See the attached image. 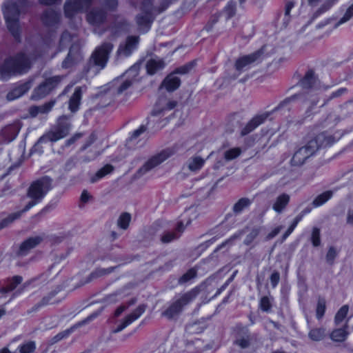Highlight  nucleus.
Wrapping results in <instances>:
<instances>
[{"instance_id": "obj_33", "label": "nucleus", "mask_w": 353, "mask_h": 353, "mask_svg": "<svg viewBox=\"0 0 353 353\" xmlns=\"http://www.w3.org/2000/svg\"><path fill=\"white\" fill-rule=\"evenodd\" d=\"M115 268L116 267H111L109 268H97L89 275L86 279V282H90L92 279L110 274L115 270Z\"/></svg>"}, {"instance_id": "obj_17", "label": "nucleus", "mask_w": 353, "mask_h": 353, "mask_svg": "<svg viewBox=\"0 0 353 353\" xmlns=\"http://www.w3.org/2000/svg\"><path fill=\"white\" fill-rule=\"evenodd\" d=\"M87 21L92 26H99L106 19V12L102 9L94 8L86 16Z\"/></svg>"}, {"instance_id": "obj_3", "label": "nucleus", "mask_w": 353, "mask_h": 353, "mask_svg": "<svg viewBox=\"0 0 353 353\" xmlns=\"http://www.w3.org/2000/svg\"><path fill=\"white\" fill-rule=\"evenodd\" d=\"M27 6V0H17V2L8 1L5 4L3 13L7 27L9 32L17 41H20L21 32L19 16Z\"/></svg>"}, {"instance_id": "obj_10", "label": "nucleus", "mask_w": 353, "mask_h": 353, "mask_svg": "<svg viewBox=\"0 0 353 353\" xmlns=\"http://www.w3.org/2000/svg\"><path fill=\"white\" fill-rule=\"evenodd\" d=\"M172 154V152L169 150H162L161 152L152 156L150 158L144 165L139 168L137 172V174L142 175L150 171V170L154 168L165 160H166L169 157H170Z\"/></svg>"}, {"instance_id": "obj_2", "label": "nucleus", "mask_w": 353, "mask_h": 353, "mask_svg": "<svg viewBox=\"0 0 353 353\" xmlns=\"http://www.w3.org/2000/svg\"><path fill=\"white\" fill-rule=\"evenodd\" d=\"M331 143V137H327L325 133L310 137L307 139L305 144L294 154L291 160L292 165L295 166L303 165L319 148L329 145Z\"/></svg>"}, {"instance_id": "obj_58", "label": "nucleus", "mask_w": 353, "mask_h": 353, "mask_svg": "<svg viewBox=\"0 0 353 353\" xmlns=\"http://www.w3.org/2000/svg\"><path fill=\"white\" fill-rule=\"evenodd\" d=\"M225 11L228 12L229 17H232L235 12V3L230 1L225 7Z\"/></svg>"}, {"instance_id": "obj_1", "label": "nucleus", "mask_w": 353, "mask_h": 353, "mask_svg": "<svg viewBox=\"0 0 353 353\" xmlns=\"http://www.w3.org/2000/svg\"><path fill=\"white\" fill-rule=\"evenodd\" d=\"M37 59L34 54L19 52L10 56L0 63V77L6 79L12 76L27 72L32 67V62Z\"/></svg>"}, {"instance_id": "obj_50", "label": "nucleus", "mask_w": 353, "mask_h": 353, "mask_svg": "<svg viewBox=\"0 0 353 353\" xmlns=\"http://www.w3.org/2000/svg\"><path fill=\"white\" fill-rule=\"evenodd\" d=\"M56 101L55 100H50V101L46 103L45 104L38 106L39 108V112L42 114H46L48 113L52 108L54 106Z\"/></svg>"}, {"instance_id": "obj_35", "label": "nucleus", "mask_w": 353, "mask_h": 353, "mask_svg": "<svg viewBox=\"0 0 353 353\" xmlns=\"http://www.w3.org/2000/svg\"><path fill=\"white\" fill-rule=\"evenodd\" d=\"M325 335V330L323 327L313 328L308 333L309 338L314 341L323 340Z\"/></svg>"}, {"instance_id": "obj_51", "label": "nucleus", "mask_w": 353, "mask_h": 353, "mask_svg": "<svg viewBox=\"0 0 353 353\" xmlns=\"http://www.w3.org/2000/svg\"><path fill=\"white\" fill-rule=\"evenodd\" d=\"M35 350V344L33 341H30L24 345H23L19 352L20 353H31L33 352Z\"/></svg>"}, {"instance_id": "obj_55", "label": "nucleus", "mask_w": 353, "mask_h": 353, "mask_svg": "<svg viewBox=\"0 0 353 353\" xmlns=\"http://www.w3.org/2000/svg\"><path fill=\"white\" fill-rule=\"evenodd\" d=\"M132 81H130V80H125L117 88V94H121L125 90H126L128 88H129L132 85Z\"/></svg>"}, {"instance_id": "obj_49", "label": "nucleus", "mask_w": 353, "mask_h": 353, "mask_svg": "<svg viewBox=\"0 0 353 353\" xmlns=\"http://www.w3.org/2000/svg\"><path fill=\"white\" fill-rule=\"evenodd\" d=\"M325 311V301L323 299H320L318 301L316 307V317L320 319L324 315Z\"/></svg>"}, {"instance_id": "obj_19", "label": "nucleus", "mask_w": 353, "mask_h": 353, "mask_svg": "<svg viewBox=\"0 0 353 353\" xmlns=\"http://www.w3.org/2000/svg\"><path fill=\"white\" fill-rule=\"evenodd\" d=\"M261 54V52L257 51L252 54L240 57L236 61L235 66H236V70L241 71V70L245 69L247 67H248L252 63L256 61L259 59Z\"/></svg>"}, {"instance_id": "obj_20", "label": "nucleus", "mask_w": 353, "mask_h": 353, "mask_svg": "<svg viewBox=\"0 0 353 353\" xmlns=\"http://www.w3.org/2000/svg\"><path fill=\"white\" fill-rule=\"evenodd\" d=\"M269 114L268 113L262 114L260 115H257L252 119L247 125L242 129L241 135L244 136L252 131H253L256 128H257L259 125L263 123L268 117Z\"/></svg>"}, {"instance_id": "obj_31", "label": "nucleus", "mask_w": 353, "mask_h": 353, "mask_svg": "<svg viewBox=\"0 0 353 353\" xmlns=\"http://www.w3.org/2000/svg\"><path fill=\"white\" fill-rule=\"evenodd\" d=\"M81 98V89L80 87L75 89L74 92L72 95L69 101V108L72 112H76L80 103Z\"/></svg>"}, {"instance_id": "obj_21", "label": "nucleus", "mask_w": 353, "mask_h": 353, "mask_svg": "<svg viewBox=\"0 0 353 353\" xmlns=\"http://www.w3.org/2000/svg\"><path fill=\"white\" fill-rule=\"evenodd\" d=\"M290 201V196L287 193H282L277 196L273 203L272 209L278 214L282 213L287 208Z\"/></svg>"}, {"instance_id": "obj_8", "label": "nucleus", "mask_w": 353, "mask_h": 353, "mask_svg": "<svg viewBox=\"0 0 353 353\" xmlns=\"http://www.w3.org/2000/svg\"><path fill=\"white\" fill-rule=\"evenodd\" d=\"M197 290L193 289L191 291L184 294L179 299L173 303L165 311L163 312V315L168 319H172L178 315L184 305L189 303L192 299L197 296Z\"/></svg>"}, {"instance_id": "obj_6", "label": "nucleus", "mask_w": 353, "mask_h": 353, "mask_svg": "<svg viewBox=\"0 0 353 353\" xmlns=\"http://www.w3.org/2000/svg\"><path fill=\"white\" fill-rule=\"evenodd\" d=\"M52 179L48 176L41 177L30 184L27 196L41 201L52 188Z\"/></svg>"}, {"instance_id": "obj_26", "label": "nucleus", "mask_w": 353, "mask_h": 353, "mask_svg": "<svg viewBox=\"0 0 353 353\" xmlns=\"http://www.w3.org/2000/svg\"><path fill=\"white\" fill-rule=\"evenodd\" d=\"M42 21L47 26H52L59 21V14L55 10L47 9L41 17Z\"/></svg>"}, {"instance_id": "obj_38", "label": "nucleus", "mask_w": 353, "mask_h": 353, "mask_svg": "<svg viewBox=\"0 0 353 353\" xmlns=\"http://www.w3.org/2000/svg\"><path fill=\"white\" fill-rule=\"evenodd\" d=\"M349 307L347 305L342 306L335 315L334 322L336 325L343 323L347 315Z\"/></svg>"}, {"instance_id": "obj_39", "label": "nucleus", "mask_w": 353, "mask_h": 353, "mask_svg": "<svg viewBox=\"0 0 353 353\" xmlns=\"http://www.w3.org/2000/svg\"><path fill=\"white\" fill-rule=\"evenodd\" d=\"M130 220H131L130 214L128 212H123L119 216L118 221H117V225L121 229L126 230L129 226Z\"/></svg>"}, {"instance_id": "obj_24", "label": "nucleus", "mask_w": 353, "mask_h": 353, "mask_svg": "<svg viewBox=\"0 0 353 353\" xmlns=\"http://www.w3.org/2000/svg\"><path fill=\"white\" fill-rule=\"evenodd\" d=\"M347 322L343 326V327H339L334 330L330 335V339L334 342H343L345 341L348 335L349 332H347Z\"/></svg>"}, {"instance_id": "obj_60", "label": "nucleus", "mask_w": 353, "mask_h": 353, "mask_svg": "<svg viewBox=\"0 0 353 353\" xmlns=\"http://www.w3.org/2000/svg\"><path fill=\"white\" fill-rule=\"evenodd\" d=\"M282 226H278L273 229L267 236V239H271L275 237L282 230Z\"/></svg>"}, {"instance_id": "obj_56", "label": "nucleus", "mask_w": 353, "mask_h": 353, "mask_svg": "<svg viewBox=\"0 0 353 353\" xmlns=\"http://www.w3.org/2000/svg\"><path fill=\"white\" fill-rule=\"evenodd\" d=\"M170 0H163L160 6L157 8H154L153 12L155 13H161L163 11H164L170 5Z\"/></svg>"}, {"instance_id": "obj_30", "label": "nucleus", "mask_w": 353, "mask_h": 353, "mask_svg": "<svg viewBox=\"0 0 353 353\" xmlns=\"http://www.w3.org/2000/svg\"><path fill=\"white\" fill-rule=\"evenodd\" d=\"M165 65L164 61L161 59H151L146 63L147 72L149 74H154Z\"/></svg>"}, {"instance_id": "obj_28", "label": "nucleus", "mask_w": 353, "mask_h": 353, "mask_svg": "<svg viewBox=\"0 0 353 353\" xmlns=\"http://www.w3.org/2000/svg\"><path fill=\"white\" fill-rule=\"evenodd\" d=\"M319 81L312 71H308L301 81V85L304 88H312L319 87Z\"/></svg>"}, {"instance_id": "obj_53", "label": "nucleus", "mask_w": 353, "mask_h": 353, "mask_svg": "<svg viewBox=\"0 0 353 353\" xmlns=\"http://www.w3.org/2000/svg\"><path fill=\"white\" fill-rule=\"evenodd\" d=\"M54 295H55V292H51L48 296L43 297L42 299V300L41 301L39 305H47L49 303H56L59 302V300L51 301V299H52V297Z\"/></svg>"}, {"instance_id": "obj_22", "label": "nucleus", "mask_w": 353, "mask_h": 353, "mask_svg": "<svg viewBox=\"0 0 353 353\" xmlns=\"http://www.w3.org/2000/svg\"><path fill=\"white\" fill-rule=\"evenodd\" d=\"M42 241L43 238L39 236L28 239L21 244L18 251V254L24 255L27 254L29 250L35 248L37 245L41 243Z\"/></svg>"}, {"instance_id": "obj_48", "label": "nucleus", "mask_w": 353, "mask_h": 353, "mask_svg": "<svg viewBox=\"0 0 353 353\" xmlns=\"http://www.w3.org/2000/svg\"><path fill=\"white\" fill-rule=\"evenodd\" d=\"M72 37L73 36L68 31L63 32L60 39V45L63 47L69 45L72 40Z\"/></svg>"}, {"instance_id": "obj_12", "label": "nucleus", "mask_w": 353, "mask_h": 353, "mask_svg": "<svg viewBox=\"0 0 353 353\" xmlns=\"http://www.w3.org/2000/svg\"><path fill=\"white\" fill-rule=\"evenodd\" d=\"M338 1L339 0H325L321 3V0H307V3L312 11L313 18H317L330 10Z\"/></svg>"}, {"instance_id": "obj_54", "label": "nucleus", "mask_w": 353, "mask_h": 353, "mask_svg": "<svg viewBox=\"0 0 353 353\" xmlns=\"http://www.w3.org/2000/svg\"><path fill=\"white\" fill-rule=\"evenodd\" d=\"M178 237L179 236L175 232H168L162 236L161 241L163 243H169Z\"/></svg>"}, {"instance_id": "obj_11", "label": "nucleus", "mask_w": 353, "mask_h": 353, "mask_svg": "<svg viewBox=\"0 0 353 353\" xmlns=\"http://www.w3.org/2000/svg\"><path fill=\"white\" fill-rule=\"evenodd\" d=\"M92 0H66L64 4L65 16L73 17L79 12L87 9L92 4Z\"/></svg>"}, {"instance_id": "obj_18", "label": "nucleus", "mask_w": 353, "mask_h": 353, "mask_svg": "<svg viewBox=\"0 0 353 353\" xmlns=\"http://www.w3.org/2000/svg\"><path fill=\"white\" fill-rule=\"evenodd\" d=\"M177 103L174 101H170L165 97H162L157 102L154 109L152 112V115L158 116L163 113L166 110L174 108Z\"/></svg>"}, {"instance_id": "obj_46", "label": "nucleus", "mask_w": 353, "mask_h": 353, "mask_svg": "<svg viewBox=\"0 0 353 353\" xmlns=\"http://www.w3.org/2000/svg\"><path fill=\"white\" fill-rule=\"evenodd\" d=\"M311 240L312 245L315 247H317L321 243L320 239V230L317 228H314L312 232Z\"/></svg>"}, {"instance_id": "obj_34", "label": "nucleus", "mask_w": 353, "mask_h": 353, "mask_svg": "<svg viewBox=\"0 0 353 353\" xmlns=\"http://www.w3.org/2000/svg\"><path fill=\"white\" fill-rule=\"evenodd\" d=\"M332 191H325L323 192L314 199L312 202V205L314 208L321 206L332 198Z\"/></svg>"}, {"instance_id": "obj_40", "label": "nucleus", "mask_w": 353, "mask_h": 353, "mask_svg": "<svg viewBox=\"0 0 353 353\" xmlns=\"http://www.w3.org/2000/svg\"><path fill=\"white\" fill-rule=\"evenodd\" d=\"M197 275V270L196 268L190 269L186 273H185L179 279V283H185L195 278Z\"/></svg>"}, {"instance_id": "obj_44", "label": "nucleus", "mask_w": 353, "mask_h": 353, "mask_svg": "<svg viewBox=\"0 0 353 353\" xmlns=\"http://www.w3.org/2000/svg\"><path fill=\"white\" fill-rule=\"evenodd\" d=\"M260 232L259 228H254L246 236L244 240V244L248 245L251 244L254 240L257 237Z\"/></svg>"}, {"instance_id": "obj_27", "label": "nucleus", "mask_w": 353, "mask_h": 353, "mask_svg": "<svg viewBox=\"0 0 353 353\" xmlns=\"http://www.w3.org/2000/svg\"><path fill=\"white\" fill-rule=\"evenodd\" d=\"M20 129L21 125L19 123L10 125L3 129L2 135L7 141L10 142L17 137Z\"/></svg>"}, {"instance_id": "obj_52", "label": "nucleus", "mask_w": 353, "mask_h": 353, "mask_svg": "<svg viewBox=\"0 0 353 353\" xmlns=\"http://www.w3.org/2000/svg\"><path fill=\"white\" fill-rule=\"evenodd\" d=\"M195 64L196 63L194 61L187 65H183L176 69L175 72L179 74H186L195 65Z\"/></svg>"}, {"instance_id": "obj_4", "label": "nucleus", "mask_w": 353, "mask_h": 353, "mask_svg": "<svg viewBox=\"0 0 353 353\" xmlns=\"http://www.w3.org/2000/svg\"><path fill=\"white\" fill-rule=\"evenodd\" d=\"M68 120L69 118L65 115L59 117L57 124L54 125L50 130L40 137L38 143L47 141L54 142L67 137L71 127Z\"/></svg>"}, {"instance_id": "obj_7", "label": "nucleus", "mask_w": 353, "mask_h": 353, "mask_svg": "<svg viewBox=\"0 0 353 353\" xmlns=\"http://www.w3.org/2000/svg\"><path fill=\"white\" fill-rule=\"evenodd\" d=\"M63 76H54L48 78L34 88L31 99L38 100L49 94L62 81Z\"/></svg>"}, {"instance_id": "obj_29", "label": "nucleus", "mask_w": 353, "mask_h": 353, "mask_svg": "<svg viewBox=\"0 0 353 353\" xmlns=\"http://www.w3.org/2000/svg\"><path fill=\"white\" fill-rule=\"evenodd\" d=\"M97 314H98L97 313H94V314H91L90 316H89L88 317H87L83 321L79 322L77 324L74 325L70 330H67L63 332L58 334L57 335L54 336L53 339H52V343H56V342L59 341V340L62 339L63 338L66 336L70 333V330H73L74 328H76V327H78L79 326L84 325L85 323H86L87 322H88L89 321L92 319L93 318L96 317L97 316Z\"/></svg>"}, {"instance_id": "obj_13", "label": "nucleus", "mask_w": 353, "mask_h": 353, "mask_svg": "<svg viewBox=\"0 0 353 353\" xmlns=\"http://www.w3.org/2000/svg\"><path fill=\"white\" fill-rule=\"evenodd\" d=\"M139 41L138 36H128L123 43H121L117 52V55L119 56H129L132 51L137 48Z\"/></svg>"}, {"instance_id": "obj_61", "label": "nucleus", "mask_w": 353, "mask_h": 353, "mask_svg": "<svg viewBox=\"0 0 353 353\" xmlns=\"http://www.w3.org/2000/svg\"><path fill=\"white\" fill-rule=\"evenodd\" d=\"M189 169L191 171H195L199 168V158L194 157L191 163L188 165Z\"/></svg>"}, {"instance_id": "obj_57", "label": "nucleus", "mask_w": 353, "mask_h": 353, "mask_svg": "<svg viewBox=\"0 0 353 353\" xmlns=\"http://www.w3.org/2000/svg\"><path fill=\"white\" fill-rule=\"evenodd\" d=\"M280 280V275L277 272H274L271 274L270 282L273 288H275Z\"/></svg>"}, {"instance_id": "obj_63", "label": "nucleus", "mask_w": 353, "mask_h": 353, "mask_svg": "<svg viewBox=\"0 0 353 353\" xmlns=\"http://www.w3.org/2000/svg\"><path fill=\"white\" fill-rule=\"evenodd\" d=\"M81 133H77L66 141V145H70L81 137Z\"/></svg>"}, {"instance_id": "obj_15", "label": "nucleus", "mask_w": 353, "mask_h": 353, "mask_svg": "<svg viewBox=\"0 0 353 353\" xmlns=\"http://www.w3.org/2000/svg\"><path fill=\"white\" fill-rule=\"evenodd\" d=\"M146 305L144 304L139 305L131 314H128L123 321L119 325L114 332H119L123 330L128 325L132 323L134 321L137 319L145 310Z\"/></svg>"}, {"instance_id": "obj_16", "label": "nucleus", "mask_w": 353, "mask_h": 353, "mask_svg": "<svg viewBox=\"0 0 353 353\" xmlns=\"http://www.w3.org/2000/svg\"><path fill=\"white\" fill-rule=\"evenodd\" d=\"M32 200L29 201L26 205L24 207V208L19 212L12 213L10 214L8 217L3 219L0 222V230L6 227L8 224L11 223L12 221H14L15 219L19 218L22 213L28 211L30 210L32 207L35 205L37 203H38L40 201L37 199H31Z\"/></svg>"}, {"instance_id": "obj_9", "label": "nucleus", "mask_w": 353, "mask_h": 353, "mask_svg": "<svg viewBox=\"0 0 353 353\" xmlns=\"http://www.w3.org/2000/svg\"><path fill=\"white\" fill-rule=\"evenodd\" d=\"M113 48V44L110 42H105L97 48L91 56V61L94 65L103 68L108 61V56Z\"/></svg>"}, {"instance_id": "obj_5", "label": "nucleus", "mask_w": 353, "mask_h": 353, "mask_svg": "<svg viewBox=\"0 0 353 353\" xmlns=\"http://www.w3.org/2000/svg\"><path fill=\"white\" fill-rule=\"evenodd\" d=\"M141 12L136 17V23L138 30L141 32H146L150 28L154 19V8L151 0H144L141 4Z\"/></svg>"}, {"instance_id": "obj_36", "label": "nucleus", "mask_w": 353, "mask_h": 353, "mask_svg": "<svg viewBox=\"0 0 353 353\" xmlns=\"http://www.w3.org/2000/svg\"><path fill=\"white\" fill-rule=\"evenodd\" d=\"M114 170V167L110 164H106L103 168H101L97 172L95 175L91 178L92 183L95 182L97 179H101L105 175L111 173Z\"/></svg>"}, {"instance_id": "obj_23", "label": "nucleus", "mask_w": 353, "mask_h": 353, "mask_svg": "<svg viewBox=\"0 0 353 353\" xmlns=\"http://www.w3.org/2000/svg\"><path fill=\"white\" fill-rule=\"evenodd\" d=\"M32 80L30 79L26 83L19 85L18 87L14 88L12 91L8 93L7 99L9 101L14 100L15 99L19 98L24 93H26L32 86Z\"/></svg>"}, {"instance_id": "obj_45", "label": "nucleus", "mask_w": 353, "mask_h": 353, "mask_svg": "<svg viewBox=\"0 0 353 353\" xmlns=\"http://www.w3.org/2000/svg\"><path fill=\"white\" fill-rule=\"evenodd\" d=\"M271 298L263 296L260 301V308L264 312H269L272 307Z\"/></svg>"}, {"instance_id": "obj_42", "label": "nucleus", "mask_w": 353, "mask_h": 353, "mask_svg": "<svg viewBox=\"0 0 353 353\" xmlns=\"http://www.w3.org/2000/svg\"><path fill=\"white\" fill-rule=\"evenodd\" d=\"M23 281V278L21 276H14L12 278L8 279L7 283L8 285L10 288V290L12 291L14 290L18 285L21 283Z\"/></svg>"}, {"instance_id": "obj_14", "label": "nucleus", "mask_w": 353, "mask_h": 353, "mask_svg": "<svg viewBox=\"0 0 353 353\" xmlns=\"http://www.w3.org/2000/svg\"><path fill=\"white\" fill-rule=\"evenodd\" d=\"M252 336L247 329H243L239 332L234 341V345L240 349L245 350L251 345Z\"/></svg>"}, {"instance_id": "obj_32", "label": "nucleus", "mask_w": 353, "mask_h": 353, "mask_svg": "<svg viewBox=\"0 0 353 353\" xmlns=\"http://www.w3.org/2000/svg\"><path fill=\"white\" fill-rule=\"evenodd\" d=\"M252 203V200L248 198L240 199L233 206V212L235 214L241 213L245 209L248 208Z\"/></svg>"}, {"instance_id": "obj_25", "label": "nucleus", "mask_w": 353, "mask_h": 353, "mask_svg": "<svg viewBox=\"0 0 353 353\" xmlns=\"http://www.w3.org/2000/svg\"><path fill=\"white\" fill-rule=\"evenodd\" d=\"M180 83L179 78L170 74L163 81L160 88L165 87L168 91L172 92L179 87Z\"/></svg>"}, {"instance_id": "obj_37", "label": "nucleus", "mask_w": 353, "mask_h": 353, "mask_svg": "<svg viewBox=\"0 0 353 353\" xmlns=\"http://www.w3.org/2000/svg\"><path fill=\"white\" fill-rule=\"evenodd\" d=\"M352 17L353 3L346 8L343 16L336 23L334 28H338L339 26L347 22Z\"/></svg>"}, {"instance_id": "obj_41", "label": "nucleus", "mask_w": 353, "mask_h": 353, "mask_svg": "<svg viewBox=\"0 0 353 353\" xmlns=\"http://www.w3.org/2000/svg\"><path fill=\"white\" fill-rule=\"evenodd\" d=\"M241 153L240 148H233L224 152V158L227 161H231L238 157Z\"/></svg>"}, {"instance_id": "obj_43", "label": "nucleus", "mask_w": 353, "mask_h": 353, "mask_svg": "<svg viewBox=\"0 0 353 353\" xmlns=\"http://www.w3.org/2000/svg\"><path fill=\"white\" fill-rule=\"evenodd\" d=\"M301 221V216H296L294 219L293 222L288 228L287 231L283 235V240H285L290 234L294 231L298 223Z\"/></svg>"}, {"instance_id": "obj_59", "label": "nucleus", "mask_w": 353, "mask_h": 353, "mask_svg": "<svg viewBox=\"0 0 353 353\" xmlns=\"http://www.w3.org/2000/svg\"><path fill=\"white\" fill-rule=\"evenodd\" d=\"M110 10H114L117 6V0H101Z\"/></svg>"}, {"instance_id": "obj_64", "label": "nucleus", "mask_w": 353, "mask_h": 353, "mask_svg": "<svg viewBox=\"0 0 353 353\" xmlns=\"http://www.w3.org/2000/svg\"><path fill=\"white\" fill-rule=\"evenodd\" d=\"M28 111L32 117H35L39 113V108L37 105H32L29 108Z\"/></svg>"}, {"instance_id": "obj_47", "label": "nucleus", "mask_w": 353, "mask_h": 353, "mask_svg": "<svg viewBox=\"0 0 353 353\" xmlns=\"http://www.w3.org/2000/svg\"><path fill=\"white\" fill-rule=\"evenodd\" d=\"M337 250L334 247H330L326 254V261L332 265L334 262L336 257L337 256Z\"/></svg>"}, {"instance_id": "obj_62", "label": "nucleus", "mask_w": 353, "mask_h": 353, "mask_svg": "<svg viewBox=\"0 0 353 353\" xmlns=\"http://www.w3.org/2000/svg\"><path fill=\"white\" fill-rule=\"evenodd\" d=\"M70 54H71V49L70 50L68 57L63 61V63H62V66L65 68H70L72 65L73 61L72 60V59L70 57Z\"/></svg>"}]
</instances>
